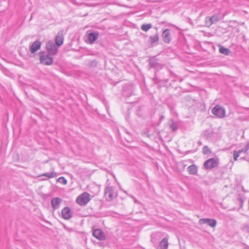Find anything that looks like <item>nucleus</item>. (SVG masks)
<instances>
[{
	"mask_svg": "<svg viewBox=\"0 0 249 249\" xmlns=\"http://www.w3.org/2000/svg\"><path fill=\"white\" fill-rule=\"evenodd\" d=\"M212 113L217 118H223L225 116V109L220 105H216L212 110Z\"/></svg>",
	"mask_w": 249,
	"mask_h": 249,
	"instance_id": "1",
	"label": "nucleus"
},
{
	"mask_svg": "<svg viewBox=\"0 0 249 249\" xmlns=\"http://www.w3.org/2000/svg\"><path fill=\"white\" fill-rule=\"evenodd\" d=\"M90 195L87 193H84L76 198V202L81 206L86 205L90 200Z\"/></svg>",
	"mask_w": 249,
	"mask_h": 249,
	"instance_id": "2",
	"label": "nucleus"
},
{
	"mask_svg": "<svg viewBox=\"0 0 249 249\" xmlns=\"http://www.w3.org/2000/svg\"><path fill=\"white\" fill-rule=\"evenodd\" d=\"M105 195L107 200L109 201L115 197L117 194L113 187L107 186L105 190Z\"/></svg>",
	"mask_w": 249,
	"mask_h": 249,
	"instance_id": "3",
	"label": "nucleus"
},
{
	"mask_svg": "<svg viewBox=\"0 0 249 249\" xmlns=\"http://www.w3.org/2000/svg\"><path fill=\"white\" fill-rule=\"evenodd\" d=\"M217 161L214 158H210L204 163V167L206 169H210L217 166Z\"/></svg>",
	"mask_w": 249,
	"mask_h": 249,
	"instance_id": "4",
	"label": "nucleus"
},
{
	"mask_svg": "<svg viewBox=\"0 0 249 249\" xmlns=\"http://www.w3.org/2000/svg\"><path fill=\"white\" fill-rule=\"evenodd\" d=\"M46 48L50 55H54L57 53V48L53 41H49L47 43Z\"/></svg>",
	"mask_w": 249,
	"mask_h": 249,
	"instance_id": "5",
	"label": "nucleus"
},
{
	"mask_svg": "<svg viewBox=\"0 0 249 249\" xmlns=\"http://www.w3.org/2000/svg\"><path fill=\"white\" fill-rule=\"evenodd\" d=\"M40 62L41 64L45 65H52L53 62V59L47 54L41 55L40 56Z\"/></svg>",
	"mask_w": 249,
	"mask_h": 249,
	"instance_id": "6",
	"label": "nucleus"
},
{
	"mask_svg": "<svg viewBox=\"0 0 249 249\" xmlns=\"http://www.w3.org/2000/svg\"><path fill=\"white\" fill-rule=\"evenodd\" d=\"M199 223L201 225L206 224L211 227L213 228L216 226V221L213 219L201 218L199 220Z\"/></svg>",
	"mask_w": 249,
	"mask_h": 249,
	"instance_id": "7",
	"label": "nucleus"
},
{
	"mask_svg": "<svg viewBox=\"0 0 249 249\" xmlns=\"http://www.w3.org/2000/svg\"><path fill=\"white\" fill-rule=\"evenodd\" d=\"M87 42L89 44L94 43L99 37V33L97 32H92L87 34Z\"/></svg>",
	"mask_w": 249,
	"mask_h": 249,
	"instance_id": "8",
	"label": "nucleus"
},
{
	"mask_svg": "<svg viewBox=\"0 0 249 249\" xmlns=\"http://www.w3.org/2000/svg\"><path fill=\"white\" fill-rule=\"evenodd\" d=\"M93 236L99 240H103L105 239V235L102 231L97 229L93 230L92 232Z\"/></svg>",
	"mask_w": 249,
	"mask_h": 249,
	"instance_id": "9",
	"label": "nucleus"
},
{
	"mask_svg": "<svg viewBox=\"0 0 249 249\" xmlns=\"http://www.w3.org/2000/svg\"><path fill=\"white\" fill-rule=\"evenodd\" d=\"M62 217L65 219H70L72 215L71 211L70 208L65 207L61 211Z\"/></svg>",
	"mask_w": 249,
	"mask_h": 249,
	"instance_id": "10",
	"label": "nucleus"
},
{
	"mask_svg": "<svg viewBox=\"0 0 249 249\" xmlns=\"http://www.w3.org/2000/svg\"><path fill=\"white\" fill-rule=\"evenodd\" d=\"M41 42L39 41H35L30 46V52L32 53H34L38 50L41 47Z\"/></svg>",
	"mask_w": 249,
	"mask_h": 249,
	"instance_id": "11",
	"label": "nucleus"
},
{
	"mask_svg": "<svg viewBox=\"0 0 249 249\" xmlns=\"http://www.w3.org/2000/svg\"><path fill=\"white\" fill-rule=\"evenodd\" d=\"M162 37L164 42L169 43L171 41V37L169 29L164 30L162 34Z\"/></svg>",
	"mask_w": 249,
	"mask_h": 249,
	"instance_id": "12",
	"label": "nucleus"
},
{
	"mask_svg": "<svg viewBox=\"0 0 249 249\" xmlns=\"http://www.w3.org/2000/svg\"><path fill=\"white\" fill-rule=\"evenodd\" d=\"M62 202V199L58 197L53 198L52 199L51 205L53 209H58Z\"/></svg>",
	"mask_w": 249,
	"mask_h": 249,
	"instance_id": "13",
	"label": "nucleus"
},
{
	"mask_svg": "<svg viewBox=\"0 0 249 249\" xmlns=\"http://www.w3.org/2000/svg\"><path fill=\"white\" fill-rule=\"evenodd\" d=\"M168 247V239L164 238L160 242L157 249H167Z\"/></svg>",
	"mask_w": 249,
	"mask_h": 249,
	"instance_id": "14",
	"label": "nucleus"
},
{
	"mask_svg": "<svg viewBox=\"0 0 249 249\" xmlns=\"http://www.w3.org/2000/svg\"><path fill=\"white\" fill-rule=\"evenodd\" d=\"M64 37L63 34L61 33H59L56 36L55 42V44L59 47L61 46L63 43Z\"/></svg>",
	"mask_w": 249,
	"mask_h": 249,
	"instance_id": "15",
	"label": "nucleus"
},
{
	"mask_svg": "<svg viewBox=\"0 0 249 249\" xmlns=\"http://www.w3.org/2000/svg\"><path fill=\"white\" fill-rule=\"evenodd\" d=\"M188 172L191 175H195L197 173V167L195 165H191L187 168Z\"/></svg>",
	"mask_w": 249,
	"mask_h": 249,
	"instance_id": "16",
	"label": "nucleus"
},
{
	"mask_svg": "<svg viewBox=\"0 0 249 249\" xmlns=\"http://www.w3.org/2000/svg\"><path fill=\"white\" fill-rule=\"evenodd\" d=\"M219 52L225 55H228L230 53V50L229 49L226 48L221 45L219 46Z\"/></svg>",
	"mask_w": 249,
	"mask_h": 249,
	"instance_id": "17",
	"label": "nucleus"
},
{
	"mask_svg": "<svg viewBox=\"0 0 249 249\" xmlns=\"http://www.w3.org/2000/svg\"><path fill=\"white\" fill-rule=\"evenodd\" d=\"M149 40L150 41L151 44H153L159 41V35L157 33H156L153 36H150L149 37Z\"/></svg>",
	"mask_w": 249,
	"mask_h": 249,
	"instance_id": "18",
	"label": "nucleus"
},
{
	"mask_svg": "<svg viewBox=\"0 0 249 249\" xmlns=\"http://www.w3.org/2000/svg\"><path fill=\"white\" fill-rule=\"evenodd\" d=\"M41 176H45V177H47L48 178H54L55 177L57 176V174L53 171L51 173H44L43 174H42V175H41Z\"/></svg>",
	"mask_w": 249,
	"mask_h": 249,
	"instance_id": "19",
	"label": "nucleus"
},
{
	"mask_svg": "<svg viewBox=\"0 0 249 249\" xmlns=\"http://www.w3.org/2000/svg\"><path fill=\"white\" fill-rule=\"evenodd\" d=\"M152 28L151 24H146L142 25L141 29L145 32H147L148 30Z\"/></svg>",
	"mask_w": 249,
	"mask_h": 249,
	"instance_id": "20",
	"label": "nucleus"
},
{
	"mask_svg": "<svg viewBox=\"0 0 249 249\" xmlns=\"http://www.w3.org/2000/svg\"><path fill=\"white\" fill-rule=\"evenodd\" d=\"M212 21H213V24L216 23L217 22L220 20V18L219 16L217 15H214L210 17Z\"/></svg>",
	"mask_w": 249,
	"mask_h": 249,
	"instance_id": "21",
	"label": "nucleus"
},
{
	"mask_svg": "<svg viewBox=\"0 0 249 249\" xmlns=\"http://www.w3.org/2000/svg\"><path fill=\"white\" fill-rule=\"evenodd\" d=\"M205 23L207 26L210 27L213 24L210 17H207L205 18Z\"/></svg>",
	"mask_w": 249,
	"mask_h": 249,
	"instance_id": "22",
	"label": "nucleus"
},
{
	"mask_svg": "<svg viewBox=\"0 0 249 249\" xmlns=\"http://www.w3.org/2000/svg\"><path fill=\"white\" fill-rule=\"evenodd\" d=\"M57 181L59 183H62L63 184H65V185L67 183V180L65 178H64L63 177L59 178L57 179Z\"/></svg>",
	"mask_w": 249,
	"mask_h": 249,
	"instance_id": "23",
	"label": "nucleus"
},
{
	"mask_svg": "<svg viewBox=\"0 0 249 249\" xmlns=\"http://www.w3.org/2000/svg\"><path fill=\"white\" fill-rule=\"evenodd\" d=\"M241 228L243 231L249 233V225L244 224Z\"/></svg>",
	"mask_w": 249,
	"mask_h": 249,
	"instance_id": "24",
	"label": "nucleus"
},
{
	"mask_svg": "<svg viewBox=\"0 0 249 249\" xmlns=\"http://www.w3.org/2000/svg\"><path fill=\"white\" fill-rule=\"evenodd\" d=\"M240 152L234 151L233 152V159L235 161L237 160V158L240 156Z\"/></svg>",
	"mask_w": 249,
	"mask_h": 249,
	"instance_id": "25",
	"label": "nucleus"
},
{
	"mask_svg": "<svg viewBox=\"0 0 249 249\" xmlns=\"http://www.w3.org/2000/svg\"><path fill=\"white\" fill-rule=\"evenodd\" d=\"M170 128L172 129L173 131H175L177 130L178 125L175 123H173L170 125Z\"/></svg>",
	"mask_w": 249,
	"mask_h": 249,
	"instance_id": "26",
	"label": "nucleus"
},
{
	"mask_svg": "<svg viewBox=\"0 0 249 249\" xmlns=\"http://www.w3.org/2000/svg\"><path fill=\"white\" fill-rule=\"evenodd\" d=\"M203 150H204V153L205 154H208L209 152H210V151H209V149H208V147L205 146L203 148Z\"/></svg>",
	"mask_w": 249,
	"mask_h": 249,
	"instance_id": "27",
	"label": "nucleus"
},
{
	"mask_svg": "<svg viewBox=\"0 0 249 249\" xmlns=\"http://www.w3.org/2000/svg\"><path fill=\"white\" fill-rule=\"evenodd\" d=\"M245 148L241 149V150H238V151H237V152H240V154L242 153V152H246L247 151H245Z\"/></svg>",
	"mask_w": 249,
	"mask_h": 249,
	"instance_id": "28",
	"label": "nucleus"
},
{
	"mask_svg": "<svg viewBox=\"0 0 249 249\" xmlns=\"http://www.w3.org/2000/svg\"><path fill=\"white\" fill-rule=\"evenodd\" d=\"M249 149V143L247 144V145L245 147V151H248Z\"/></svg>",
	"mask_w": 249,
	"mask_h": 249,
	"instance_id": "29",
	"label": "nucleus"
},
{
	"mask_svg": "<svg viewBox=\"0 0 249 249\" xmlns=\"http://www.w3.org/2000/svg\"><path fill=\"white\" fill-rule=\"evenodd\" d=\"M248 249H249V247L248 248Z\"/></svg>",
	"mask_w": 249,
	"mask_h": 249,
	"instance_id": "30",
	"label": "nucleus"
}]
</instances>
